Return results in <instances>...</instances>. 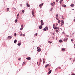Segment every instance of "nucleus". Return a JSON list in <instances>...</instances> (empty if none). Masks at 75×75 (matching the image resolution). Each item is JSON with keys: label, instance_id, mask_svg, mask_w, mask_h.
Wrapping results in <instances>:
<instances>
[{"label": "nucleus", "instance_id": "dca6fc26", "mask_svg": "<svg viewBox=\"0 0 75 75\" xmlns=\"http://www.w3.org/2000/svg\"><path fill=\"white\" fill-rule=\"evenodd\" d=\"M48 65H49V64H46L45 65V68H47V67L48 66Z\"/></svg>", "mask_w": 75, "mask_h": 75}, {"label": "nucleus", "instance_id": "6e6d98bb", "mask_svg": "<svg viewBox=\"0 0 75 75\" xmlns=\"http://www.w3.org/2000/svg\"><path fill=\"white\" fill-rule=\"evenodd\" d=\"M40 47H37V49H38V48H40Z\"/></svg>", "mask_w": 75, "mask_h": 75}, {"label": "nucleus", "instance_id": "423d86ee", "mask_svg": "<svg viewBox=\"0 0 75 75\" xmlns=\"http://www.w3.org/2000/svg\"><path fill=\"white\" fill-rule=\"evenodd\" d=\"M61 24H64V21L62 20V21L61 22Z\"/></svg>", "mask_w": 75, "mask_h": 75}, {"label": "nucleus", "instance_id": "79ce46f5", "mask_svg": "<svg viewBox=\"0 0 75 75\" xmlns=\"http://www.w3.org/2000/svg\"><path fill=\"white\" fill-rule=\"evenodd\" d=\"M58 14H57L56 15V17H58Z\"/></svg>", "mask_w": 75, "mask_h": 75}, {"label": "nucleus", "instance_id": "f3484780", "mask_svg": "<svg viewBox=\"0 0 75 75\" xmlns=\"http://www.w3.org/2000/svg\"><path fill=\"white\" fill-rule=\"evenodd\" d=\"M53 28H54V30H56V29L57 28V27H56L55 28H54V27H53Z\"/></svg>", "mask_w": 75, "mask_h": 75}, {"label": "nucleus", "instance_id": "680f3d73", "mask_svg": "<svg viewBox=\"0 0 75 75\" xmlns=\"http://www.w3.org/2000/svg\"><path fill=\"white\" fill-rule=\"evenodd\" d=\"M52 43V42L51 41L50 42V44H51Z\"/></svg>", "mask_w": 75, "mask_h": 75}, {"label": "nucleus", "instance_id": "39448f33", "mask_svg": "<svg viewBox=\"0 0 75 75\" xmlns=\"http://www.w3.org/2000/svg\"><path fill=\"white\" fill-rule=\"evenodd\" d=\"M37 51L38 52H40V51H41V48H39V49L37 50Z\"/></svg>", "mask_w": 75, "mask_h": 75}, {"label": "nucleus", "instance_id": "5fc2aeb1", "mask_svg": "<svg viewBox=\"0 0 75 75\" xmlns=\"http://www.w3.org/2000/svg\"><path fill=\"white\" fill-rule=\"evenodd\" d=\"M21 35H23V33H21Z\"/></svg>", "mask_w": 75, "mask_h": 75}, {"label": "nucleus", "instance_id": "774afa93", "mask_svg": "<svg viewBox=\"0 0 75 75\" xmlns=\"http://www.w3.org/2000/svg\"><path fill=\"white\" fill-rule=\"evenodd\" d=\"M37 64H38V62H37Z\"/></svg>", "mask_w": 75, "mask_h": 75}, {"label": "nucleus", "instance_id": "338daca9", "mask_svg": "<svg viewBox=\"0 0 75 75\" xmlns=\"http://www.w3.org/2000/svg\"><path fill=\"white\" fill-rule=\"evenodd\" d=\"M53 35H54V33H53Z\"/></svg>", "mask_w": 75, "mask_h": 75}, {"label": "nucleus", "instance_id": "c9c22d12", "mask_svg": "<svg viewBox=\"0 0 75 75\" xmlns=\"http://www.w3.org/2000/svg\"><path fill=\"white\" fill-rule=\"evenodd\" d=\"M55 24H53V27L55 26Z\"/></svg>", "mask_w": 75, "mask_h": 75}, {"label": "nucleus", "instance_id": "603ef678", "mask_svg": "<svg viewBox=\"0 0 75 75\" xmlns=\"http://www.w3.org/2000/svg\"><path fill=\"white\" fill-rule=\"evenodd\" d=\"M44 60H45V59L43 58V61H44Z\"/></svg>", "mask_w": 75, "mask_h": 75}, {"label": "nucleus", "instance_id": "a211bd4d", "mask_svg": "<svg viewBox=\"0 0 75 75\" xmlns=\"http://www.w3.org/2000/svg\"><path fill=\"white\" fill-rule=\"evenodd\" d=\"M17 19H16L15 20V23H17Z\"/></svg>", "mask_w": 75, "mask_h": 75}, {"label": "nucleus", "instance_id": "bb28decb", "mask_svg": "<svg viewBox=\"0 0 75 75\" xmlns=\"http://www.w3.org/2000/svg\"><path fill=\"white\" fill-rule=\"evenodd\" d=\"M21 58H18V60L19 61H21Z\"/></svg>", "mask_w": 75, "mask_h": 75}, {"label": "nucleus", "instance_id": "864d4df0", "mask_svg": "<svg viewBox=\"0 0 75 75\" xmlns=\"http://www.w3.org/2000/svg\"><path fill=\"white\" fill-rule=\"evenodd\" d=\"M58 0H56V1H57H57H58Z\"/></svg>", "mask_w": 75, "mask_h": 75}, {"label": "nucleus", "instance_id": "37998d69", "mask_svg": "<svg viewBox=\"0 0 75 75\" xmlns=\"http://www.w3.org/2000/svg\"><path fill=\"white\" fill-rule=\"evenodd\" d=\"M24 36H25V34H24L23 35V37H24Z\"/></svg>", "mask_w": 75, "mask_h": 75}, {"label": "nucleus", "instance_id": "49530a36", "mask_svg": "<svg viewBox=\"0 0 75 75\" xmlns=\"http://www.w3.org/2000/svg\"><path fill=\"white\" fill-rule=\"evenodd\" d=\"M67 37H69V35H66Z\"/></svg>", "mask_w": 75, "mask_h": 75}, {"label": "nucleus", "instance_id": "a19ab883", "mask_svg": "<svg viewBox=\"0 0 75 75\" xmlns=\"http://www.w3.org/2000/svg\"><path fill=\"white\" fill-rule=\"evenodd\" d=\"M64 25V24H62V23H61V26H62V25Z\"/></svg>", "mask_w": 75, "mask_h": 75}, {"label": "nucleus", "instance_id": "58836bf2", "mask_svg": "<svg viewBox=\"0 0 75 75\" xmlns=\"http://www.w3.org/2000/svg\"><path fill=\"white\" fill-rule=\"evenodd\" d=\"M13 9L15 10H16V8H13Z\"/></svg>", "mask_w": 75, "mask_h": 75}, {"label": "nucleus", "instance_id": "6e6552de", "mask_svg": "<svg viewBox=\"0 0 75 75\" xmlns=\"http://www.w3.org/2000/svg\"><path fill=\"white\" fill-rule=\"evenodd\" d=\"M26 6L28 7H30V5L29 4H28V3H26Z\"/></svg>", "mask_w": 75, "mask_h": 75}, {"label": "nucleus", "instance_id": "4c0bfd02", "mask_svg": "<svg viewBox=\"0 0 75 75\" xmlns=\"http://www.w3.org/2000/svg\"><path fill=\"white\" fill-rule=\"evenodd\" d=\"M23 29V28H20L21 30H22Z\"/></svg>", "mask_w": 75, "mask_h": 75}, {"label": "nucleus", "instance_id": "7c9ffc66", "mask_svg": "<svg viewBox=\"0 0 75 75\" xmlns=\"http://www.w3.org/2000/svg\"><path fill=\"white\" fill-rule=\"evenodd\" d=\"M51 5H52V6H54V4L53 3H52Z\"/></svg>", "mask_w": 75, "mask_h": 75}, {"label": "nucleus", "instance_id": "a18cd8bd", "mask_svg": "<svg viewBox=\"0 0 75 75\" xmlns=\"http://www.w3.org/2000/svg\"><path fill=\"white\" fill-rule=\"evenodd\" d=\"M56 25L57 26V25H58V23H56Z\"/></svg>", "mask_w": 75, "mask_h": 75}, {"label": "nucleus", "instance_id": "bf43d9fd", "mask_svg": "<svg viewBox=\"0 0 75 75\" xmlns=\"http://www.w3.org/2000/svg\"><path fill=\"white\" fill-rule=\"evenodd\" d=\"M19 16V14H17V16Z\"/></svg>", "mask_w": 75, "mask_h": 75}, {"label": "nucleus", "instance_id": "4d7b16f0", "mask_svg": "<svg viewBox=\"0 0 75 75\" xmlns=\"http://www.w3.org/2000/svg\"><path fill=\"white\" fill-rule=\"evenodd\" d=\"M48 70H49V71L50 70V68H49V69H48Z\"/></svg>", "mask_w": 75, "mask_h": 75}, {"label": "nucleus", "instance_id": "6ab92c4d", "mask_svg": "<svg viewBox=\"0 0 75 75\" xmlns=\"http://www.w3.org/2000/svg\"><path fill=\"white\" fill-rule=\"evenodd\" d=\"M16 33H15V34H14V37H16Z\"/></svg>", "mask_w": 75, "mask_h": 75}, {"label": "nucleus", "instance_id": "0e129e2a", "mask_svg": "<svg viewBox=\"0 0 75 75\" xmlns=\"http://www.w3.org/2000/svg\"><path fill=\"white\" fill-rule=\"evenodd\" d=\"M74 21H75V19H74Z\"/></svg>", "mask_w": 75, "mask_h": 75}, {"label": "nucleus", "instance_id": "4be33fe9", "mask_svg": "<svg viewBox=\"0 0 75 75\" xmlns=\"http://www.w3.org/2000/svg\"><path fill=\"white\" fill-rule=\"evenodd\" d=\"M58 23H59V24L60 23H61V22H60V20H59L58 21Z\"/></svg>", "mask_w": 75, "mask_h": 75}, {"label": "nucleus", "instance_id": "b1692460", "mask_svg": "<svg viewBox=\"0 0 75 75\" xmlns=\"http://www.w3.org/2000/svg\"><path fill=\"white\" fill-rule=\"evenodd\" d=\"M56 19L57 20H58L59 19L58 18V17H56Z\"/></svg>", "mask_w": 75, "mask_h": 75}, {"label": "nucleus", "instance_id": "aec40b11", "mask_svg": "<svg viewBox=\"0 0 75 75\" xmlns=\"http://www.w3.org/2000/svg\"><path fill=\"white\" fill-rule=\"evenodd\" d=\"M44 25V23H41V26H42V25Z\"/></svg>", "mask_w": 75, "mask_h": 75}, {"label": "nucleus", "instance_id": "9b49d317", "mask_svg": "<svg viewBox=\"0 0 75 75\" xmlns=\"http://www.w3.org/2000/svg\"><path fill=\"white\" fill-rule=\"evenodd\" d=\"M59 42H62V40H59Z\"/></svg>", "mask_w": 75, "mask_h": 75}, {"label": "nucleus", "instance_id": "3c124183", "mask_svg": "<svg viewBox=\"0 0 75 75\" xmlns=\"http://www.w3.org/2000/svg\"><path fill=\"white\" fill-rule=\"evenodd\" d=\"M53 3H54V4H55V2H54Z\"/></svg>", "mask_w": 75, "mask_h": 75}, {"label": "nucleus", "instance_id": "09e8293b", "mask_svg": "<svg viewBox=\"0 0 75 75\" xmlns=\"http://www.w3.org/2000/svg\"><path fill=\"white\" fill-rule=\"evenodd\" d=\"M71 41L72 42L73 41V39H71Z\"/></svg>", "mask_w": 75, "mask_h": 75}, {"label": "nucleus", "instance_id": "72a5a7b5", "mask_svg": "<svg viewBox=\"0 0 75 75\" xmlns=\"http://www.w3.org/2000/svg\"><path fill=\"white\" fill-rule=\"evenodd\" d=\"M62 19H63V20H64V16H62Z\"/></svg>", "mask_w": 75, "mask_h": 75}, {"label": "nucleus", "instance_id": "f704fd0d", "mask_svg": "<svg viewBox=\"0 0 75 75\" xmlns=\"http://www.w3.org/2000/svg\"><path fill=\"white\" fill-rule=\"evenodd\" d=\"M63 40L64 41H66V39H64Z\"/></svg>", "mask_w": 75, "mask_h": 75}, {"label": "nucleus", "instance_id": "1a4fd4ad", "mask_svg": "<svg viewBox=\"0 0 75 75\" xmlns=\"http://www.w3.org/2000/svg\"><path fill=\"white\" fill-rule=\"evenodd\" d=\"M32 14L33 16H34V11H32Z\"/></svg>", "mask_w": 75, "mask_h": 75}, {"label": "nucleus", "instance_id": "4468645a", "mask_svg": "<svg viewBox=\"0 0 75 75\" xmlns=\"http://www.w3.org/2000/svg\"><path fill=\"white\" fill-rule=\"evenodd\" d=\"M18 46H20V45H21V43H18Z\"/></svg>", "mask_w": 75, "mask_h": 75}, {"label": "nucleus", "instance_id": "c756f323", "mask_svg": "<svg viewBox=\"0 0 75 75\" xmlns=\"http://www.w3.org/2000/svg\"><path fill=\"white\" fill-rule=\"evenodd\" d=\"M24 10H23L22 11V13H24Z\"/></svg>", "mask_w": 75, "mask_h": 75}, {"label": "nucleus", "instance_id": "f8f14e48", "mask_svg": "<svg viewBox=\"0 0 75 75\" xmlns=\"http://www.w3.org/2000/svg\"><path fill=\"white\" fill-rule=\"evenodd\" d=\"M14 43L15 44H16V43H17V40H15L14 41Z\"/></svg>", "mask_w": 75, "mask_h": 75}, {"label": "nucleus", "instance_id": "f03ea898", "mask_svg": "<svg viewBox=\"0 0 75 75\" xmlns=\"http://www.w3.org/2000/svg\"><path fill=\"white\" fill-rule=\"evenodd\" d=\"M8 38L9 40H10V39H11V38H12V37L11 36H8Z\"/></svg>", "mask_w": 75, "mask_h": 75}, {"label": "nucleus", "instance_id": "f257e3e1", "mask_svg": "<svg viewBox=\"0 0 75 75\" xmlns=\"http://www.w3.org/2000/svg\"><path fill=\"white\" fill-rule=\"evenodd\" d=\"M43 5H44V3H43L42 4H40L39 5L40 7V8H41V7H42V6H43Z\"/></svg>", "mask_w": 75, "mask_h": 75}, {"label": "nucleus", "instance_id": "8fccbe9b", "mask_svg": "<svg viewBox=\"0 0 75 75\" xmlns=\"http://www.w3.org/2000/svg\"><path fill=\"white\" fill-rule=\"evenodd\" d=\"M72 75H75V74H72Z\"/></svg>", "mask_w": 75, "mask_h": 75}, {"label": "nucleus", "instance_id": "69168bd1", "mask_svg": "<svg viewBox=\"0 0 75 75\" xmlns=\"http://www.w3.org/2000/svg\"><path fill=\"white\" fill-rule=\"evenodd\" d=\"M61 1H64V0H61Z\"/></svg>", "mask_w": 75, "mask_h": 75}, {"label": "nucleus", "instance_id": "ea45409f", "mask_svg": "<svg viewBox=\"0 0 75 75\" xmlns=\"http://www.w3.org/2000/svg\"><path fill=\"white\" fill-rule=\"evenodd\" d=\"M45 62V61H43V64H44Z\"/></svg>", "mask_w": 75, "mask_h": 75}, {"label": "nucleus", "instance_id": "a878e982", "mask_svg": "<svg viewBox=\"0 0 75 75\" xmlns=\"http://www.w3.org/2000/svg\"><path fill=\"white\" fill-rule=\"evenodd\" d=\"M52 9H53V8H51V9H50L51 11H52Z\"/></svg>", "mask_w": 75, "mask_h": 75}, {"label": "nucleus", "instance_id": "2f4dec72", "mask_svg": "<svg viewBox=\"0 0 75 75\" xmlns=\"http://www.w3.org/2000/svg\"><path fill=\"white\" fill-rule=\"evenodd\" d=\"M56 31V33H58V30L57 29Z\"/></svg>", "mask_w": 75, "mask_h": 75}, {"label": "nucleus", "instance_id": "473e14b6", "mask_svg": "<svg viewBox=\"0 0 75 75\" xmlns=\"http://www.w3.org/2000/svg\"><path fill=\"white\" fill-rule=\"evenodd\" d=\"M7 10L8 11L9 10H10V9L9 8H7Z\"/></svg>", "mask_w": 75, "mask_h": 75}, {"label": "nucleus", "instance_id": "e433bc0d", "mask_svg": "<svg viewBox=\"0 0 75 75\" xmlns=\"http://www.w3.org/2000/svg\"><path fill=\"white\" fill-rule=\"evenodd\" d=\"M21 27H23V25H21Z\"/></svg>", "mask_w": 75, "mask_h": 75}, {"label": "nucleus", "instance_id": "20e7f679", "mask_svg": "<svg viewBox=\"0 0 75 75\" xmlns=\"http://www.w3.org/2000/svg\"><path fill=\"white\" fill-rule=\"evenodd\" d=\"M71 7H74V5L73 4H72L70 5Z\"/></svg>", "mask_w": 75, "mask_h": 75}, {"label": "nucleus", "instance_id": "0eeeda50", "mask_svg": "<svg viewBox=\"0 0 75 75\" xmlns=\"http://www.w3.org/2000/svg\"><path fill=\"white\" fill-rule=\"evenodd\" d=\"M39 29H41V28H42V26L41 25H40L39 26Z\"/></svg>", "mask_w": 75, "mask_h": 75}, {"label": "nucleus", "instance_id": "7ed1b4c3", "mask_svg": "<svg viewBox=\"0 0 75 75\" xmlns=\"http://www.w3.org/2000/svg\"><path fill=\"white\" fill-rule=\"evenodd\" d=\"M26 59H28V60H30L31 59V57H29L26 58Z\"/></svg>", "mask_w": 75, "mask_h": 75}, {"label": "nucleus", "instance_id": "c85d7f7f", "mask_svg": "<svg viewBox=\"0 0 75 75\" xmlns=\"http://www.w3.org/2000/svg\"><path fill=\"white\" fill-rule=\"evenodd\" d=\"M67 40H68V38H66V41H67Z\"/></svg>", "mask_w": 75, "mask_h": 75}, {"label": "nucleus", "instance_id": "ddd939ff", "mask_svg": "<svg viewBox=\"0 0 75 75\" xmlns=\"http://www.w3.org/2000/svg\"><path fill=\"white\" fill-rule=\"evenodd\" d=\"M45 29L47 31L48 30V27L46 26L45 27Z\"/></svg>", "mask_w": 75, "mask_h": 75}, {"label": "nucleus", "instance_id": "2eb2a0df", "mask_svg": "<svg viewBox=\"0 0 75 75\" xmlns=\"http://www.w3.org/2000/svg\"><path fill=\"white\" fill-rule=\"evenodd\" d=\"M62 6L64 7H66V5H64V4H63L62 5Z\"/></svg>", "mask_w": 75, "mask_h": 75}, {"label": "nucleus", "instance_id": "412c9836", "mask_svg": "<svg viewBox=\"0 0 75 75\" xmlns=\"http://www.w3.org/2000/svg\"><path fill=\"white\" fill-rule=\"evenodd\" d=\"M46 29H45V28H44L43 29V30L44 31H46Z\"/></svg>", "mask_w": 75, "mask_h": 75}, {"label": "nucleus", "instance_id": "de8ad7c7", "mask_svg": "<svg viewBox=\"0 0 75 75\" xmlns=\"http://www.w3.org/2000/svg\"><path fill=\"white\" fill-rule=\"evenodd\" d=\"M35 35H38V33H36Z\"/></svg>", "mask_w": 75, "mask_h": 75}, {"label": "nucleus", "instance_id": "e2e57ef3", "mask_svg": "<svg viewBox=\"0 0 75 75\" xmlns=\"http://www.w3.org/2000/svg\"><path fill=\"white\" fill-rule=\"evenodd\" d=\"M57 68L55 69V71H57Z\"/></svg>", "mask_w": 75, "mask_h": 75}, {"label": "nucleus", "instance_id": "cd10ccee", "mask_svg": "<svg viewBox=\"0 0 75 75\" xmlns=\"http://www.w3.org/2000/svg\"><path fill=\"white\" fill-rule=\"evenodd\" d=\"M65 49L64 48H63L62 49V51H65Z\"/></svg>", "mask_w": 75, "mask_h": 75}, {"label": "nucleus", "instance_id": "13d9d810", "mask_svg": "<svg viewBox=\"0 0 75 75\" xmlns=\"http://www.w3.org/2000/svg\"><path fill=\"white\" fill-rule=\"evenodd\" d=\"M40 62H41V59H40Z\"/></svg>", "mask_w": 75, "mask_h": 75}, {"label": "nucleus", "instance_id": "393cba45", "mask_svg": "<svg viewBox=\"0 0 75 75\" xmlns=\"http://www.w3.org/2000/svg\"><path fill=\"white\" fill-rule=\"evenodd\" d=\"M62 3V1H61V0H60L59 1V3L60 4H61Z\"/></svg>", "mask_w": 75, "mask_h": 75}, {"label": "nucleus", "instance_id": "c03bdc74", "mask_svg": "<svg viewBox=\"0 0 75 75\" xmlns=\"http://www.w3.org/2000/svg\"><path fill=\"white\" fill-rule=\"evenodd\" d=\"M23 64H25V62H24Z\"/></svg>", "mask_w": 75, "mask_h": 75}, {"label": "nucleus", "instance_id": "5701e85b", "mask_svg": "<svg viewBox=\"0 0 75 75\" xmlns=\"http://www.w3.org/2000/svg\"><path fill=\"white\" fill-rule=\"evenodd\" d=\"M40 22L41 23H42L43 22V21H42V20H41L40 21Z\"/></svg>", "mask_w": 75, "mask_h": 75}, {"label": "nucleus", "instance_id": "9d476101", "mask_svg": "<svg viewBox=\"0 0 75 75\" xmlns=\"http://www.w3.org/2000/svg\"><path fill=\"white\" fill-rule=\"evenodd\" d=\"M51 70H50L48 73V74H50L51 73Z\"/></svg>", "mask_w": 75, "mask_h": 75}, {"label": "nucleus", "instance_id": "052dcab7", "mask_svg": "<svg viewBox=\"0 0 75 75\" xmlns=\"http://www.w3.org/2000/svg\"><path fill=\"white\" fill-rule=\"evenodd\" d=\"M20 6H21V7L22 6V4H20Z\"/></svg>", "mask_w": 75, "mask_h": 75}]
</instances>
